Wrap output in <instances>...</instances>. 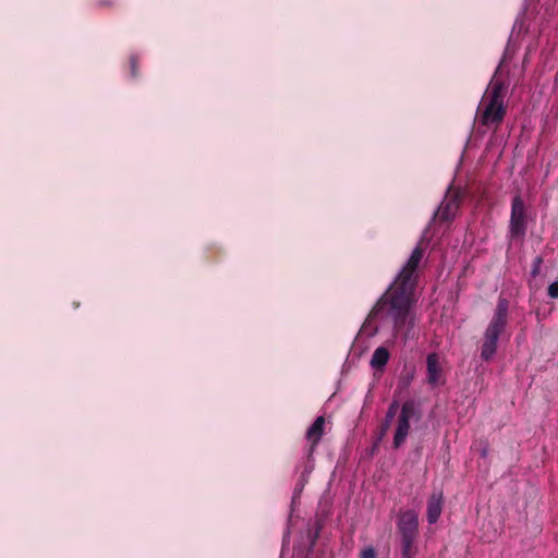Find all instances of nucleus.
Here are the masks:
<instances>
[{
	"label": "nucleus",
	"instance_id": "nucleus-17",
	"mask_svg": "<svg viewBox=\"0 0 558 558\" xmlns=\"http://www.w3.org/2000/svg\"><path fill=\"white\" fill-rule=\"evenodd\" d=\"M93 2L98 8H111L114 5V0H93Z\"/></svg>",
	"mask_w": 558,
	"mask_h": 558
},
{
	"label": "nucleus",
	"instance_id": "nucleus-15",
	"mask_svg": "<svg viewBox=\"0 0 558 558\" xmlns=\"http://www.w3.org/2000/svg\"><path fill=\"white\" fill-rule=\"evenodd\" d=\"M130 66H131V73L133 77L138 76V60L136 57L132 56L130 58Z\"/></svg>",
	"mask_w": 558,
	"mask_h": 558
},
{
	"label": "nucleus",
	"instance_id": "nucleus-4",
	"mask_svg": "<svg viewBox=\"0 0 558 558\" xmlns=\"http://www.w3.org/2000/svg\"><path fill=\"white\" fill-rule=\"evenodd\" d=\"M412 418H420V414L416 409V404L413 400H407L401 409L397 421V427L393 436V448H400L409 433H410V421Z\"/></svg>",
	"mask_w": 558,
	"mask_h": 558
},
{
	"label": "nucleus",
	"instance_id": "nucleus-3",
	"mask_svg": "<svg viewBox=\"0 0 558 558\" xmlns=\"http://www.w3.org/2000/svg\"><path fill=\"white\" fill-rule=\"evenodd\" d=\"M509 302L499 298L494 315L488 323L482 339L481 357L490 361L497 352L499 338L506 332L508 326Z\"/></svg>",
	"mask_w": 558,
	"mask_h": 558
},
{
	"label": "nucleus",
	"instance_id": "nucleus-12",
	"mask_svg": "<svg viewBox=\"0 0 558 558\" xmlns=\"http://www.w3.org/2000/svg\"><path fill=\"white\" fill-rule=\"evenodd\" d=\"M417 537H400L401 558H414L416 555L415 541Z\"/></svg>",
	"mask_w": 558,
	"mask_h": 558
},
{
	"label": "nucleus",
	"instance_id": "nucleus-18",
	"mask_svg": "<svg viewBox=\"0 0 558 558\" xmlns=\"http://www.w3.org/2000/svg\"><path fill=\"white\" fill-rule=\"evenodd\" d=\"M361 558H376V551L373 547H366L361 551Z\"/></svg>",
	"mask_w": 558,
	"mask_h": 558
},
{
	"label": "nucleus",
	"instance_id": "nucleus-10",
	"mask_svg": "<svg viewBox=\"0 0 558 558\" xmlns=\"http://www.w3.org/2000/svg\"><path fill=\"white\" fill-rule=\"evenodd\" d=\"M325 417L318 416L306 432V438L311 442L308 454H313L316 446L324 435Z\"/></svg>",
	"mask_w": 558,
	"mask_h": 558
},
{
	"label": "nucleus",
	"instance_id": "nucleus-19",
	"mask_svg": "<svg viewBox=\"0 0 558 558\" xmlns=\"http://www.w3.org/2000/svg\"><path fill=\"white\" fill-rule=\"evenodd\" d=\"M318 534H319V529H316L315 532L310 531V537L312 538L311 546L315 545Z\"/></svg>",
	"mask_w": 558,
	"mask_h": 558
},
{
	"label": "nucleus",
	"instance_id": "nucleus-11",
	"mask_svg": "<svg viewBox=\"0 0 558 558\" xmlns=\"http://www.w3.org/2000/svg\"><path fill=\"white\" fill-rule=\"evenodd\" d=\"M388 350L384 347H378L373 353L371 365L373 368L380 369L388 363Z\"/></svg>",
	"mask_w": 558,
	"mask_h": 558
},
{
	"label": "nucleus",
	"instance_id": "nucleus-8",
	"mask_svg": "<svg viewBox=\"0 0 558 558\" xmlns=\"http://www.w3.org/2000/svg\"><path fill=\"white\" fill-rule=\"evenodd\" d=\"M445 497L441 489H434L427 499L426 518L429 524H435L442 512Z\"/></svg>",
	"mask_w": 558,
	"mask_h": 558
},
{
	"label": "nucleus",
	"instance_id": "nucleus-16",
	"mask_svg": "<svg viewBox=\"0 0 558 558\" xmlns=\"http://www.w3.org/2000/svg\"><path fill=\"white\" fill-rule=\"evenodd\" d=\"M547 293L553 299H558V281H555L548 286Z\"/></svg>",
	"mask_w": 558,
	"mask_h": 558
},
{
	"label": "nucleus",
	"instance_id": "nucleus-5",
	"mask_svg": "<svg viewBox=\"0 0 558 558\" xmlns=\"http://www.w3.org/2000/svg\"><path fill=\"white\" fill-rule=\"evenodd\" d=\"M509 230L512 239L524 238L526 232V209L520 195H515L511 202Z\"/></svg>",
	"mask_w": 558,
	"mask_h": 558
},
{
	"label": "nucleus",
	"instance_id": "nucleus-9",
	"mask_svg": "<svg viewBox=\"0 0 558 558\" xmlns=\"http://www.w3.org/2000/svg\"><path fill=\"white\" fill-rule=\"evenodd\" d=\"M427 383L429 385L440 384L442 368L440 366L439 355L435 352L429 353L426 359Z\"/></svg>",
	"mask_w": 558,
	"mask_h": 558
},
{
	"label": "nucleus",
	"instance_id": "nucleus-14",
	"mask_svg": "<svg viewBox=\"0 0 558 558\" xmlns=\"http://www.w3.org/2000/svg\"><path fill=\"white\" fill-rule=\"evenodd\" d=\"M542 264H543V257L542 256L535 257V259L533 262L532 271H531L533 277H536L539 275Z\"/></svg>",
	"mask_w": 558,
	"mask_h": 558
},
{
	"label": "nucleus",
	"instance_id": "nucleus-1",
	"mask_svg": "<svg viewBox=\"0 0 558 558\" xmlns=\"http://www.w3.org/2000/svg\"><path fill=\"white\" fill-rule=\"evenodd\" d=\"M423 255V247L417 245L369 314L371 317L384 315L390 319L396 333H401L405 328L411 308L415 303L414 292L418 280V265Z\"/></svg>",
	"mask_w": 558,
	"mask_h": 558
},
{
	"label": "nucleus",
	"instance_id": "nucleus-13",
	"mask_svg": "<svg viewBox=\"0 0 558 558\" xmlns=\"http://www.w3.org/2000/svg\"><path fill=\"white\" fill-rule=\"evenodd\" d=\"M398 409H399L398 401H392L388 408L386 417L380 425V433H379L380 437L385 436L387 434V432L389 430L390 424H391L392 420L395 418V416L397 415Z\"/></svg>",
	"mask_w": 558,
	"mask_h": 558
},
{
	"label": "nucleus",
	"instance_id": "nucleus-6",
	"mask_svg": "<svg viewBox=\"0 0 558 558\" xmlns=\"http://www.w3.org/2000/svg\"><path fill=\"white\" fill-rule=\"evenodd\" d=\"M397 529L400 537H417L418 535V515L414 510L400 512L397 522Z\"/></svg>",
	"mask_w": 558,
	"mask_h": 558
},
{
	"label": "nucleus",
	"instance_id": "nucleus-2",
	"mask_svg": "<svg viewBox=\"0 0 558 558\" xmlns=\"http://www.w3.org/2000/svg\"><path fill=\"white\" fill-rule=\"evenodd\" d=\"M507 86L500 80H493L477 108V119L484 126L498 128L507 113L504 104Z\"/></svg>",
	"mask_w": 558,
	"mask_h": 558
},
{
	"label": "nucleus",
	"instance_id": "nucleus-7",
	"mask_svg": "<svg viewBox=\"0 0 558 558\" xmlns=\"http://www.w3.org/2000/svg\"><path fill=\"white\" fill-rule=\"evenodd\" d=\"M459 208V199L457 195H447L438 206L433 216V220L450 222L453 220Z\"/></svg>",
	"mask_w": 558,
	"mask_h": 558
}]
</instances>
